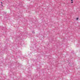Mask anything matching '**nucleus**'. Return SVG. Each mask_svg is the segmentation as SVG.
I'll use <instances>...</instances> for the list:
<instances>
[{
	"mask_svg": "<svg viewBox=\"0 0 80 80\" xmlns=\"http://www.w3.org/2000/svg\"><path fill=\"white\" fill-rule=\"evenodd\" d=\"M1 3L2 4L3 3L2 2H1Z\"/></svg>",
	"mask_w": 80,
	"mask_h": 80,
	"instance_id": "obj_5",
	"label": "nucleus"
},
{
	"mask_svg": "<svg viewBox=\"0 0 80 80\" xmlns=\"http://www.w3.org/2000/svg\"><path fill=\"white\" fill-rule=\"evenodd\" d=\"M1 5H2V7H3V4H2Z\"/></svg>",
	"mask_w": 80,
	"mask_h": 80,
	"instance_id": "obj_2",
	"label": "nucleus"
},
{
	"mask_svg": "<svg viewBox=\"0 0 80 80\" xmlns=\"http://www.w3.org/2000/svg\"><path fill=\"white\" fill-rule=\"evenodd\" d=\"M71 1L72 2V1H73V0H71Z\"/></svg>",
	"mask_w": 80,
	"mask_h": 80,
	"instance_id": "obj_3",
	"label": "nucleus"
},
{
	"mask_svg": "<svg viewBox=\"0 0 80 80\" xmlns=\"http://www.w3.org/2000/svg\"><path fill=\"white\" fill-rule=\"evenodd\" d=\"M73 3V2H71V3Z\"/></svg>",
	"mask_w": 80,
	"mask_h": 80,
	"instance_id": "obj_4",
	"label": "nucleus"
},
{
	"mask_svg": "<svg viewBox=\"0 0 80 80\" xmlns=\"http://www.w3.org/2000/svg\"><path fill=\"white\" fill-rule=\"evenodd\" d=\"M76 20H78V18H77Z\"/></svg>",
	"mask_w": 80,
	"mask_h": 80,
	"instance_id": "obj_1",
	"label": "nucleus"
}]
</instances>
